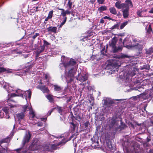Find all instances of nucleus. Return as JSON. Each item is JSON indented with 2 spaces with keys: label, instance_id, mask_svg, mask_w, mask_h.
<instances>
[{
  "label": "nucleus",
  "instance_id": "nucleus-33",
  "mask_svg": "<svg viewBox=\"0 0 153 153\" xmlns=\"http://www.w3.org/2000/svg\"><path fill=\"white\" fill-rule=\"evenodd\" d=\"M54 90L56 91H59L61 90L62 88L61 87L57 85H54Z\"/></svg>",
  "mask_w": 153,
  "mask_h": 153
},
{
  "label": "nucleus",
  "instance_id": "nucleus-37",
  "mask_svg": "<svg viewBox=\"0 0 153 153\" xmlns=\"http://www.w3.org/2000/svg\"><path fill=\"white\" fill-rule=\"evenodd\" d=\"M125 47L128 49H131L134 48V45H127L125 46Z\"/></svg>",
  "mask_w": 153,
  "mask_h": 153
},
{
  "label": "nucleus",
  "instance_id": "nucleus-24",
  "mask_svg": "<svg viewBox=\"0 0 153 153\" xmlns=\"http://www.w3.org/2000/svg\"><path fill=\"white\" fill-rule=\"evenodd\" d=\"M22 108L23 109V112L24 113L26 111L30 110L31 109V107H30L29 105H24L22 107Z\"/></svg>",
  "mask_w": 153,
  "mask_h": 153
},
{
  "label": "nucleus",
  "instance_id": "nucleus-16",
  "mask_svg": "<svg viewBox=\"0 0 153 153\" xmlns=\"http://www.w3.org/2000/svg\"><path fill=\"white\" fill-rule=\"evenodd\" d=\"M39 149V147L37 145V144L36 143H32L31 145L30 146V149L33 151L35 150H36Z\"/></svg>",
  "mask_w": 153,
  "mask_h": 153
},
{
  "label": "nucleus",
  "instance_id": "nucleus-8",
  "mask_svg": "<svg viewBox=\"0 0 153 153\" xmlns=\"http://www.w3.org/2000/svg\"><path fill=\"white\" fill-rule=\"evenodd\" d=\"M87 79L88 77L86 74L82 75L80 73L78 74V76L76 78L77 79L81 82H83L85 81Z\"/></svg>",
  "mask_w": 153,
  "mask_h": 153
},
{
  "label": "nucleus",
  "instance_id": "nucleus-36",
  "mask_svg": "<svg viewBox=\"0 0 153 153\" xmlns=\"http://www.w3.org/2000/svg\"><path fill=\"white\" fill-rule=\"evenodd\" d=\"M30 114H31L30 117L31 118H34L35 116L34 112L33 111H31L30 112Z\"/></svg>",
  "mask_w": 153,
  "mask_h": 153
},
{
  "label": "nucleus",
  "instance_id": "nucleus-12",
  "mask_svg": "<svg viewBox=\"0 0 153 153\" xmlns=\"http://www.w3.org/2000/svg\"><path fill=\"white\" fill-rule=\"evenodd\" d=\"M129 9H128V8H124L123 9H122L123 15L124 18L126 19L128 17L129 15Z\"/></svg>",
  "mask_w": 153,
  "mask_h": 153
},
{
  "label": "nucleus",
  "instance_id": "nucleus-34",
  "mask_svg": "<svg viewBox=\"0 0 153 153\" xmlns=\"http://www.w3.org/2000/svg\"><path fill=\"white\" fill-rule=\"evenodd\" d=\"M73 4V2L71 1V0H69L68 3V5L69 9H71L72 8V5Z\"/></svg>",
  "mask_w": 153,
  "mask_h": 153
},
{
  "label": "nucleus",
  "instance_id": "nucleus-58",
  "mask_svg": "<svg viewBox=\"0 0 153 153\" xmlns=\"http://www.w3.org/2000/svg\"><path fill=\"white\" fill-rule=\"evenodd\" d=\"M52 110H51V111H49L48 112V115H50V114H51V113L52 112Z\"/></svg>",
  "mask_w": 153,
  "mask_h": 153
},
{
  "label": "nucleus",
  "instance_id": "nucleus-55",
  "mask_svg": "<svg viewBox=\"0 0 153 153\" xmlns=\"http://www.w3.org/2000/svg\"><path fill=\"white\" fill-rule=\"evenodd\" d=\"M88 122H86L85 123V127H87L88 126Z\"/></svg>",
  "mask_w": 153,
  "mask_h": 153
},
{
  "label": "nucleus",
  "instance_id": "nucleus-31",
  "mask_svg": "<svg viewBox=\"0 0 153 153\" xmlns=\"http://www.w3.org/2000/svg\"><path fill=\"white\" fill-rule=\"evenodd\" d=\"M128 23V22L126 21L125 22H124L122 23L120 26V29H123L125 26H126L127 25Z\"/></svg>",
  "mask_w": 153,
  "mask_h": 153
},
{
  "label": "nucleus",
  "instance_id": "nucleus-17",
  "mask_svg": "<svg viewBox=\"0 0 153 153\" xmlns=\"http://www.w3.org/2000/svg\"><path fill=\"white\" fill-rule=\"evenodd\" d=\"M123 47L122 46H119L118 47L115 46L112 48L114 53H116L121 51L122 50Z\"/></svg>",
  "mask_w": 153,
  "mask_h": 153
},
{
  "label": "nucleus",
  "instance_id": "nucleus-23",
  "mask_svg": "<svg viewBox=\"0 0 153 153\" xmlns=\"http://www.w3.org/2000/svg\"><path fill=\"white\" fill-rule=\"evenodd\" d=\"M112 146L111 144V143L110 141H108L106 143V146L105 147L106 149L108 150H110L112 148Z\"/></svg>",
  "mask_w": 153,
  "mask_h": 153
},
{
  "label": "nucleus",
  "instance_id": "nucleus-5",
  "mask_svg": "<svg viewBox=\"0 0 153 153\" xmlns=\"http://www.w3.org/2000/svg\"><path fill=\"white\" fill-rule=\"evenodd\" d=\"M10 142L9 138H6L0 141V153H5L6 152H8L9 151L7 148L6 149L3 148L1 145L3 143H7Z\"/></svg>",
  "mask_w": 153,
  "mask_h": 153
},
{
  "label": "nucleus",
  "instance_id": "nucleus-57",
  "mask_svg": "<svg viewBox=\"0 0 153 153\" xmlns=\"http://www.w3.org/2000/svg\"><path fill=\"white\" fill-rule=\"evenodd\" d=\"M95 0H90V2L92 4H93L95 2Z\"/></svg>",
  "mask_w": 153,
  "mask_h": 153
},
{
  "label": "nucleus",
  "instance_id": "nucleus-13",
  "mask_svg": "<svg viewBox=\"0 0 153 153\" xmlns=\"http://www.w3.org/2000/svg\"><path fill=\"white\" fill-rule=\"evenodd\" d=\"M16 115L17 119L19 121L24 119L25 117V113L22 112L16 114Z\"/></svg>",
  "mask_w": 153,
  "mask_h": 153
},
{
  "label": "nucleus",
  "instance_id": "nucleus-3",
  "mask_svg": "<svg viewBox=\"0 0 153 153\" xmlns=\"http://www.w3.org/2000/svg\"><path fill=\"white\" fill-rule=\"evenodd\" d=\"M16 93H17V96L22 97L23 98L25 97L26 100H27L26 94H27L28 98L29 99H30L31 98V92L30 90L24 92L22 90L18 89L16 91Z\"/></svg>",
  "mask_w": 153,
  "mask_h": 153
},
{
  "label": "nucleus",
  "instance_id": "nucleus-47",
  "mask_svg": "<svg viewBox=\"0 0 153 153\" xmlns=\"http://www.w3.org/2000/svg\"><path fill=\"white\" fill-rule=\"evenodd\" d=\"M39 33H36L35 35L32 36V38L34 39H35L37 36H39Z\"/></svg>",
  "mask_w": 153,
  "mask_h": 153
},
{
  "label": "nucleus",
  "instance_id": "nucleus-41",
  "mask_svg": "<svg viewBox=\"0 0 153 153\" xmlns=\"http://www.w3.org/2000/svg\"><path fill=\"white\" fill-rule=\"evenodd\" d=\"M53 12V10H51L49 12L48 16V17H49L50 19L52 17Z\"/></svg>",
  "mask_w": 153,
  "mask_h": 153
},
{
  "label": "nucleus",
  "instance_id": "nucleus-60",
  "mask_svg": "<svg viewBox=\"0 0 153 153\" xmlns=\"http://www.w3.org/2000/svg\"><path fill=\"white\" fill-rule=\"evenodd\" d=\"M124 100V99H116V100H116V101H122V100Z\"/></svg>",
  "mask_w": 153,
  "mask_h": 153
},
{
  "label": "nucleus",
  "instance_id": "nucleus-35",
  "mask_svg": "<svg viewBox=\"0 0 153 153\" xmlns=\"http://www.w3.org/2000/svg\"><path fill=\"white\" fill-rule=\"evenodd\" d=\"M106 9V7L105 6H101L99 8V10L100 11L105 10Z\"/></svg>",
  "mask_w": 153,
  "mask_h": 153
},
{
  "label": "nucleus",
  "instance_id": "nucleus-49",
  "mask_svg": "<svg viewBox=\"0 0 153 153\" xmlns=\"http://www.w3.org/2000/svg\"><path fill=\"white\" fill-rule=\"evenodd\" d=\"M22 148H19L16 149L15 150L18 153H19V152L22 150Z\"/></svg>",
  "mask_w": 153,
  "mask_h": 153
},
{
  "label": "nucleus",
  "instance_id": "nucleus-44",
  "mask_svg": "<svg viewBox=\"0 0 153 153\" xmlns=\"http://www.w3.org/2000/svg\"><path fill=\"white\" fill-rule=\"evenodd\" d=\"M142 11H140V10H138L137 11V14L138 16H139L140 17H141V13H142Z\"/></svg>",
  "mask_w": 153,
  "mask_h": 153
},
{
  "label": "nucleus",
  "instance_id": "nucleus-27",
  "mask_svg": "<svg viewBox=\"0 0 153 153\" xmlns=\"http://www.w3.org/2000/svg\"><path fill=\"white\" fill-rule=\"evenodd\" d=\"M120 23L119 22L117 23V24H115L110 29L111 30H113L115 29H118L119 26L120 25Z\"/></svg>",
  "mask_w": 153,
  "mask_h": 153
},
{
  "label": "nucleus",
  "instance_id": "nucleus-54",
  "mask_svg": "<svg viewBox=\"0 0 153 153\" xmlns=\"http://www.w3.org/2000/svg\"><path fill=\"white\" fill-rule=\"evenodd\" d=\"M118 35L119 36H124V33H119Z\"/></svg>",
  "mask_w": 153,
  "mask_h": 153
},
{
  "label": "nucleus",
  "instance_id": "nucleus-30",
  "mask_svg": "<svg viewBox=\"0 0 153 153\" xmlns=\"http://www.w3.org/2000/svg\"><path fill=\"white\" fill-rule=\"evenodd\" d=\"M69 76H68L66 78V82H67V83H70L71 82V81L73 80V77H70L69 78Z\"/></svg>",
  "mask_w": 153,
  "mask_h": 153
},
{
  "label": "nucleus",
  "instance_id": "nucleus-10",
  "mask_svg": "<svg viewBox=\"0 0 153 153\" xmlns=\"http://www.w3.org/2000/svg\"><path fill=\"white\" fill-rule=\"evenodd\" d=\"M37 88L40 90L44 93H48L49 91L45 86L39 85L37 86Z\"/></svg>",
  "mask_w": 153,
  "mask_h": 153
},
{
  "label": "nucleus",
  "instance_id": "nucleus-64",
  "mask_svg": "<svg viewBox=\"0 0 153 153\" xmlns=\"http://www.w3.org/2000/svg\"><path fill=\"white\" fill-rule=\"evenodd\" d=\"M78 117H79V119L80 120H81V117H80V116H79L78 117H77V118H76V120H78V118H77Z\"/></svg>",
  "mask_w": 153,
  "mask_h": 153
},
{
  "label": "nucleus",
  "instance_id": "nucleus-7",
  "mask_svg": "<svg viewBox=\"0 0 153 153\" xmlns=\"http://www.w3.org/2000/svg\"><path fill=\"white\" fill-rule=\"evenodd\" d=\"M31 137V135L29 131H28L27 133L26 134L22 141V144L23 146L26 143H27L29 141Z\"/></svg>",
  "mask_w": 153,
  "mask_h": 153
},
{
  "label": "nucleus",
  "instance_id": "nucleus-19",
  "mask_svg": "<svg viewBox=\"0 0 153 153\" xmlns=\"http://www.w3.org/2000/svg\"><path fill=\"white\" fill-rule=\"evenodd\" d=\"M48 31L50 32L56 33L57 30V27H50L47 29Z\"/></svg>",
  "mask_w": 153,
  "mask_h": 153
},
{
  "label": "nucleus",
  "instance_id": "nucleus-53",
  "mask_svg": "<svg viewBox=\"0 0 153 153\" xmlns=\"http://www.w3.org/2000/svg\"><path fill=\"white\" fill-rule=\"evenodd\" d=\"M104 21L103 19H101L100 20V23H104Z\"/></svg>",
  "mask_w": 153,
  "mask_h": 153
},
{
  "label": "nucleus",
  "instance_id": "nucleus-21",
  "mask_svg": "<svg viewBox=\"0 0 153 153\" xmlns=\"http://www.w3.org/2000/svg\"><path fill=\"white\" fill-rule=\"evenodd\" d=\"M45 49V46L44 45L42 46L39 47L37 49L36 51L37 54L38 55L43 52Z\"/></svg>",
  "mask_w": 153,
  "mask_h": 153
},
{
  "label": "nucleus",
  "instance_id": "nucleus-59",
  "mask_svg": "<svg viewBox=\"0 0 153 153\" xmlns=\"http://www.w3.org/2000/svg\"><path fill=\"white\" fill-rule=\"evenodd\" d=\"M59 10H62V12L61 13H62L63 12H64V9H62V8H58Z\"/></svg>",
  "mask_w": 153,
  "mask_h": 153
},
{
  "label": "nucleus",
  "instance_id": "nucleus-9",
  "mask_svg": "<svg viewBox=\"0 0 153 153\" xmlns=\"http://www.w3.org/2000/svg\"><path fill=\"white\" fill-rule=\"evenodd\" d=\"M76 63V62L73 59H71L70 61L67 63H65L63 64L64 66L67 68L68 67L71 66L75 65Z\"/></svg>",
  "mask_w": 153,
  "mask_h": 153
},
{
  "label": "nucleus",
  "instance_id": "nucleus-48",
  "mask_svg": "<svg viewBox=\"0 0 153 153\" xmlns=\"http://www.w3.org/2000/svg\"><path fill=\"white\" fill-rule=\"evenodd\" d=\"M17 96V94H16L15 93H12L11 94L10 97H15Z\"/></svg>",
  "mask_w": 153,
  "mask_h": 153
},
{
  "label": "nucleus",
  "instance_id": "nucleus-50",
  "mask_svg": "<svg viewBox=\"0 0 153 153\" xmlns=\"http://www.w3.org/2000/svg\"><path fill=\"white\" fill-rule=\"evenodd\" d=\"M149 13H153V7L152 8L151 10L149 11Z\"/></svg>",
  "mask_w": 153,
  "mask_h": 153
},
{
  "label": "nucleus",
  "instance_id": "nucleus-25",
  "mask_svg": "<svg viewBox=\"0 0 153 153\" xmlns=\"http://www.w3.org/2000/svg\"><path fill=\"white\" fill-rule=\"evenodd\" d=\"M110 12L111 13L114 15H116L117 13L116 9L113 7H111L109 9Z\"/></svg>",
  "mask_w": 153,
  "mask_h": 153
},
{
  "label": "nucleus",
  "instance_id": "nucleus-42",
  "mask_svg": "<svg viewBox=\"0 0 153 153\" xmlns=\"http://www.w3.org/2000/svg\"><path fill=\"white\" fill-rule=\"evenodd\" d=\"M151 140V139H150L149 138H148V137H147V142H146V143H144V146H147L149 144L148 143V142H149Z\"/></svg>",
  "mask_w": 153,
  "mask_h": 153
},
{
  "label": "nucleus",
  "instance_id": "nucleus-43",
  "mask_svg": "<svg viewBox=\"0 0 153 153\" xmlns=\"http://www.w3.org/2000/svg\"><path fill=\"white\" fill-rule=\"evenodd\" d=\"M58 112L61 114L62 113V109L61 107H59L57 108Z\"/></svg>",
  "mask_w": 153,
  "mask_h": 153
},
{
  "label": "nucleus",
  "instance_id": "nucleus-45",
  "mask_svg": "<svg viewBox=\"0 0 153 153\" xmlns=\"http://www.w3.org/2000/svg\"><path fill=\"white\" fill-rule=\"evenodd\" d=\"M105 0H97L98 3L100 4H102L103 3Z\"/></svg>",
  "mask_w": 153,
  "mask_h": 153
},
{
  "label": "nucleus",
  "instance_id": "nucleus-62",
  "mask_svg": "<svg viewBox=\"0 0 153 153\" xmlns=\"http://www.w3.org/2000/svg\"><path fill=\"white\" fill-rule=\"evenodd\" d=\"M133 41L134 42H139L138 41L137 39H134L133 40Z\"/></svg>",
  "mask_w": 153,
  "mask_h": 153
},
{
  "label": "nucleus",
  "instance_id": "nucleus-38",
  "mask_svg": "<svg viewBox=\"0 0 153 153\" xmlns=\"http://www.w3.org/2000/svg\"><path fill=\"white\" fill-rule=\"evenodd\" d=\"M152 31H152V29L151 27V25H149V26L148 28V30H147V32L149 33L150 34V33L151 32H152Z\"/></svg>",
  "mask_w": 153,
  "mask_h": 153
},
{
  "label": "nucleus",
  "instance_id": "nucleus-15",
  "mask_svg": "<svg viewBox=\"0 0 153 153\" xmlns=\"http://www.w3.org/2000/svg\"><path fill=\"white\" fill-rule=\"evenodd\" d=\"M115 6L118 9H123V8H124V6H125V5L124 3H121L118 1L115 4Z\"/></svg>",
  "mask_w": 153,
  "mask_h": 153
},
{
  "label": "nucleus",
  "instance_id": "nucleus-4",
  "mask_svg": "<svg viewBox=\"0 0 153 153\" xmlns=\"http://www.w3.org/2000/svg\"><path fill=\"white\" fill-rule=\"evenodd\" d=\"M68 140L65 141L64 140H62L56 144L52 145L51 146V149H49L50 152H52L53 150L57 149L59 148V146H61L64 145Z\"/></svg>",
  "mask_w": 153,
  "mask_h": 153
},
{
  "label": "nucleus",
  "instance_id": "nucleus-46",
  "mask_svg": "<svg viewBox=\"0 0 153 153\" xmlns=\"http://www.w3.org/2000/svg\"><path fill=\"white\" fill-rule=\"evenodd\" d=\"M120 57L122 58H128L129 57V56H128V55H126V54H122L121 56Z\"/></svg>",
  "mask_w": 153,
  "mask_h": 153
},
{
  "label": "nucleus",
  "instance_id": "nucleus-51",
  "mask_svg": "<svg viewBox=\"0 0 153 153\" xmlns=\"http://www.w3.org/2000/svg\"><path fill=\"white\" fill-rule=\"evenodd\" d=\"M3 117V113L2 112H0V117L2 118Z\"/></svg>",
  "mask_w": 153,
  "mask_h": 153
},
{
  "label": "nucleus",
  "instance_id": "nucleus-29",
  "mask_svg": "<svg viewBox=\"0 0 153 153\" xmlns=\"http://www.w3.org/2000/svg\"><path fill=\"white\" fill-rule=\"evenodd\" d=\"M153 52V48H151L146 51V53L147 54H151Z\"/></svg>",
  "mask_w": 153,
  "mask_h": 153
},
{
  "label": "nucleus",
  "instance_id": "nucleus-52",
  "mask_svg": "<svg viewBox=\"0 0 153 153\" xmlns=\"http://www.w3.org/2000/svg\"><path fill=\"white\" fill-rule=\"evenodd\" d=\"M110 17H108L107 16H105V17H104L103 18V19H108L109 20H110Z\"/></svg>",
  "mask_w": 153,
  "mask_h": 153
},
{
  "label": "nucleus",
  "instance_id": "nucleus-61",
  "mask_svg": "<svg viewBox=\"0 0 153 153\" xmlns=\"http://www.w3.org/2000/svg\"><path fill=\"white\" fill-rule=\"evenodd\" d=\"M50 19V18H49V17H48H48L45 19V21H46V22L47 21H48V19Z\"/></svg>",
  "mask_w": 153,
  "mask_h": 153
},
{
  "label": "nucleus",
  "instance_id": "nucleus-18",
  "mask_svg": "<svg viewBox=\"0 0 153 153\" xmlns=\"http://www.w3.org/2000/svg\"><path fill=\"white\" fill-rule=\"evenodd\" d=\"M117 40L115 37H114L111 41V42L110 44V46L112 48L115 47Z\"/></svg>",
  "mask_w": 153,
  "mask_h": 153
},
{
  "label": "nucleus",
  "instance_id": "nucleus-6",
  "mask_svg": "<svg viewBox=\"0 0 153 153\" xmlns=\"http://www.w3.org/2000/svg\"><path fill=\"white\" fill-rule=\"evenodd\" d=\"M108 123H110L109 126L110 128L112 127L116 128L118 125V122L113 119L109 120Z\"/></svg>",
  "mask_w": 153,
  "mask_h": 153
},
{
  "label": "nucleus",
  "instance_id": "nucleus-1",
  "mask_svg": "<svg viewBox=\"0 0 153 153\" xmlns=\"http://www.w3.org/2000/svg\"><path fill=\"white\" fill-rule=\"evenodd\" d=\"M104 101V107L106 110H109L113 107V104L114 103V100L110 98H105Z\"/></svg>",
  "mask_w": 153,
  "mask_h": 153
},
{
  "label": "nucleus",
  "instance_id": "nucleus-22",
  "mask_svg": "<svg viewBox=\"0 0 153 153\" xmlns=\"http://www.w3.org/2000/svg\"><path fill=\"white\" fill-rule=\"evenodd\" d=\"M53 96L52 95L50 94H49L46 96V98L51 102H53L54 101V99L53 98Z\"/></svg>",
  "mask_w": 153,
  "mask_h": 153
},
{
  "label": "nucleus",
  "instance_id": "nucleus-14",
  "mask_svg": "<svg viewBox=\"0 0 153 153\" xmlns=\"http://www.w3.org/2000/svg\"><path fill=\"white\" fill-rule=\"evenodd\" d=\"M76 68H71L69 71L68 76L70 77H73L76 74Z\"/></svg>",
  "mask_w": 153,
  "mask_h": 153
},
{
  "label": "nucleus",
  "instance_id": "nucleus-56",
  "mask_svg": "<svg viewBox=\"0 0 153 153\" xmlns=\"http://www.w3.org/2000/svg\"><path fill=\"white\" fill-rule=\"evenodd\" d=\"M42 125H43V123H39L38 124V126H42Z\"/></svg>",
  "mask_w": 153,
  "mask_h": 153
},
{
  "label": "nucleus",
  "instance_id": "nucleus-28",
  "mask_svg": "<svg viewBox=\"0 0 153 153\" xmlns=\"http://www.w3.org/2000/svg\"><path fill=\"white\" fill-rule=\"evenodd\" d=\"M65 98L68 99L66 100V102L68 103L71 102V100L72 99V97L71 96H69V97L67 95H66L64 96Z\"/></svg>",
  "mask_w": 153,
  "mask_h": 153
},
{
  "label": "nucleus",
  "instance_id": "nucleus-32",
  "mask_svg": "<svg viewBox=\"0 0 153 153\" xmlns=\"http://www.w3.org/2000/svg\"><path fill=\"white\" fill-rule=\"evenodd\" d=\"M64 20L59 25V27H61L65 23L66 21L67 17H63Z\"/></svg>",
  "mask_w": 153,
  "mask_h": 153
},
{
  "label": "nucleus",
  "instance_id": "nucleus-26",
  "mask_svg": "<svg viewBox=\"0 0 153 153\" xmlns=\"http://www.w3.org/2000/svg\"><path fill=\"white\" fill-rule=\"evenodd\" d=\"M71 13V11H69L68 10L65 11L64 10V12H63L62 13H61L60 15L63 16V17H66V14H70Z\"/></svg>",
  "mask_w": 153,
  "mask_h": 153
},
{
  "label": "nucleus",
  "instance_id": "nucleus-11",
  "mask_svg": "<svg viewBox=\"0 0 153 153\" xmlns=\"http://www.w3.org/2000/svg\"><path fill=\"white\" fill-rule=\"evenodd\" d=\"M125 6L124 8H128L129 9V7H132L133 6L132 1L131 0H126L125 3H124Z\"/></svg>",
  "mask_w": 153,
  "mask_h": 153
},
{
  "label": "nucleus",
  "instance_id": "nucleus-39",
  "mask_svg": "<svg viewBox=\"0 0 153 153\" xmlns=\"http://www.w3.org/2000/svg\"><path fill=\"white\" fill-rule=\"evenodd\" d=\"M71 128L74 131L75 129L76 126L72 122L71 123Z\"/></svg>",
  "mask_w": 153,
  "mask_h": 153
},
{
  "label": "nucleus",
  "instance_id": "nucleus-2",
  "mask_svg": "<svg viewBox=\"0 0 153 153\" xmlns=\"http://www.w3.org/2000/svg\"><path fill=\"white\" fill-rule=\"evenodd\" d=\"M12 100L10 98H8L7 100H6V102L8 103L7 104L9 106H10V107H5L3 108L2 110L5 112V114L6 116H5V117L6 118H9L10 117V114L12 113L11 108L13 107V106L9 103V104H8L9 103V102L12 101Z\"/></svg>",
  "mask_w": 153,
  "mask_h": 153
},
{
  "label": "nucleus",
  "instance_id": "nucleus-40",
  "mask_svg": "<svg viewBox=\"0 0 153 153\" xmlns=\"http://www.w3.org/2000/svg\"><path fill=\"white\" fill-rule=\"evenodd\" d=\"M44 45H43L45 46H48L50 45V43L47 42L45 40H43Z\"/></svg>",
  "mask_w": 153,
  "mask_h": 153
},
{
  "label": "nucleus",
  "instance_id": "nucleus-20",
  "mask_svg": "<svg viewBox=\"0 0 153 153\" xmlns=\"http://www.w3.org/2000/svg\"><path fill=\"white\" fill-rule=\"evenodd\" d=\"M134 48L137 49L139 51H140L142 50L143 47V45L137 43V45H134Z\"/></svg>",
  "mask_w": 153,
  "mask_h": 153
},
{
  "label": "nucleus",
  "instance_id": "nucleus-63",
  "mask_svg": "<svg viewBox=\"0 0 153 153\" xmlns=\"http://www.w3.org/2000/svg\"><path fill=\"white\" fill-rule=\"evenodd\" d=\"M126 40V39L125 38V39H124V40H123V45H124V44L125 43V41Z\"/></svg>",
  "mask_w": 153,
  "mask_h": 153
}]
</instances>
